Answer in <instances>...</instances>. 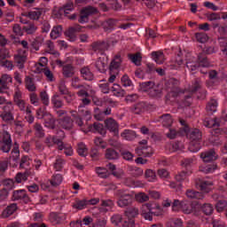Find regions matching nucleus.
Returning a JSON list of instances; mask_svg holds the SVG:
<instances>
[{"label":"nucleus","mask_w":227,"mask_h":227,"mask_svg":"<svg viewBox=\"0 0 227 227\" xmlns=\"http://www.w3.org/2000/svg\"><path fill=\"white\" fill-rule=\"evenodd\" d=\"M185 65L188 70L196 72L200 67H202V68H208V67H210V62H208V59H207L205 53H200L197 58L191 53H187L185 55Z\"/></svg>","instance_id":"obj_1"},{"label":"nucleus","mask_w":227,"mask_h":227,"mask_svg":"<svg viewBox=\"0 0 227 227\" xmlns=\"http://www.w3.org/2000/svg\"><path fill=\"white\" fill-rule=\"evenodd\" d=\"M13 102L21 113H31V109H33V106L22 98V91L20 88L14 90Z\"/></svg>","instance_id":"obj_2"},{"label":"nucleus","mask_w":227,"mask_h":227,"mask_svg":"<svg viewBox=\"0 0 227 227\" xmlns=\"http://www.w3.org/2000/svg\"><path fill=\"white\" fill-rule=\"evenodd\" d=\"M180 82L175 78H170L165 82L164 90L167 91V98H175L180 93Z\"/></svg>","instance_id":"obj_3"},{"label":"nucleus","mask_w":227,"mask_h":227,"mask_svg":"<svg viewBox=\"0 0 227 227\" xmlns=\"http://www.w3.org/2000/svg\"><path fill=\"white\" fill-rule=\"evenodd\" d=\"M12 201H20L27 205L31 203V197L27 195L26 190H16L12 192Z\"/></svg>","instance_id":"obj_4"},{"label":"nucleus","mask_w":227,"mask_h":227,"mask_svg":"<svg viewBox=\"0 0 227 227\" xmlns=\"http://www.w3.org/2000/svg\"><path fill=\"white\" fill-rule=\"evenodd\" d=\"M97 8L92 7V6H88L83 8L81 11L80 17L78 19V22L80 24H86L88 20H90V15H93V13H97Z\"/></svg>","instance_id":"obj_5"},{"label":"nucleus","mask_w":227,"mask_h":227,"mask_svg":"<svg viewBox=\"0 0 227 227\" xmlns=\"http://www.w3.org/2000/svg\"><path fill=\"white\" fill-rule=\"evenodd\" d=\"M0 150L4 152V153H8L10 150H12V135H10L8 131H4L3 133Z\"/></svg>","instance_id":"obj_6"},{"label":"nucleus","mask_w":227,"mask_h":227,"mask_svg":"<svg viewBox=\"0 0 227 227\" xmlns=\"http://www.w3.org/2000/svg\"><path fill=\"white\" fill-rule=\"evenodd\" d=\"M184 132L186 134V137L188 139H190L191 143L200 142L201 139V131H200L199 129H189V127H186L184 129Z\"/></svg>","instance_id":"obj_7"},{"label":"nucleus","mask_w":227,"mask_h":227,"mask_svg":"<svg viewBox=\"0 0 227 227\" xmlns=\"http://www.w3.org/2000/svg\"><path fill=\"white\" fill-rule=\"evenodd\" d=\"M153 207L151 203H145L141 207V215L145 221H153Z\"/></svg>","instance_id":"obj_8"},{"label":"nucleus","mask_w":227,"mask_h":227,"mask_svg":"<svg viewBox=\"0 0 227 227\" xmlns=\"http://www.w3.org/2000/svg\"><path fill=\"white\" fill-rule=\"evenodd\" d=\"M105 126L109 130V132H113L115 136H118L120 132V125L116 121V120L113 118H108L105 120Z\"/></svg>","instance_id":"obj_9"},{"label":"nucleus","mask_w":227,"mask_h":227,"mask_svg":"<svg viewBox=\"0 0 227 227\" xmlns=\"http://www.w3.org/2000/svg\"><path fill=\"white\" fill-rule=\"evenodd\" d=\"M92 51L94 52H99L101 54H104L106 51H109V43L106 41H98L91 44Z\"/></svg>","instance_id":"obj_10"},{"label":"nucleus","mask_w":227,"mask_h":227,"mask_svg":"<svg viewBox=\"0 0 227 227\" xmlns=\"http://www.w3.org/2000/svg\"><path fill=\"white\" fill-rule=\"evenodd\" d=\"M156 122L161 123L162 127L169 128L173 125V116L171 114H163L159 116L156 120Z\"/></svg>","instance_id":"obj_11"},{"label":"nucleus","mask_w":227,"mask_h":227,"mask_svg":"<svg viewBox=\"0 0 227 227\" xmlns=\"http://www.w3.org/2000/svg\"><path fill=\"white\" fill-rule=\"evenodd\" d=\"M200 158L203 162H212L213 160H217V153H215L214 149H210L209 151L201 153Z\"/></svg>","instance_id":"obj_12"},{"label":"nucleus","mask_w":227,"mask_h":227,"mask_svg":"<svg viewBox=\"0 0 227 227\" xmlns=\"http://www.w3.org/2000/svg\"><path fill=\"white\" fill-rule=\"evenodd\" d=\"M13 79L10 74H4L0 78V92L5 93L8 90V84H12Z\"/></svg>","instance_id":"obj_13"},{"label":"nucleus","mask_w":227,"mask_h":227,"mask_svg":"<svg viewBox=\"0 0 227 227\" xmlns=\"http://www.w3.org/2000/svg\"><path fill=\"white\" fill-rule=\"evenodd\" d=\"M181 210L184 214H192L195 212L196 207H194V204L192 201L184 200L181 201Z\"/></svg>","instance_id":"obj_14"},{"label":"nucleus","mask_w":227,"mask_h":227,"mask_svg":"<svg viewBox=\"0 0 227 227\" xmlns=\"http://www.w3.org/2000/svg\"><path fill=\"white\" fill-rule=\"evenodd\" d=\"M136 153H137V155H139L140 157H152V155H153V149H152V146H138L136 149Z\"/></svg>","instance_id":"obj_15"},{"label":"nucleus","mask_w":227,"mask_h":227,"mask_svg":"<svg viewBox=\"0 0 227 227\" xmlns=\"http://www.w3.org/2000/svg\"><path fill=\"white\" fill-rule=\"evenodd\" d=\"M61 138H58V137L56 136H48L46 137L44 143L47 146H49V148H51V146H54V145H57L58 148L61 149Z\"/></svg>","instance_id":"obj_16"},{"label":"nucleus","mask_w":227,"mask_h":227,"mask_svg":"<svg viewBox=\"0 0 227 227\" xmlns=\"http://www.w3.org/2000/svg\"><path fill=\"white\" fill-rule=\"evenodd\" d=\"M59 124L65 130H72L74 129V121L68 116L59 119Z\"/></svg>","instance_id":"obj_17"},{"label":"nucleus","mask_w":227,"mask_h":227,"mask_svg":"<svg viewBox=\"0 0 227 227\" xmlns=\"http://www.w3.org/2000/svg\"><path fill=\"white\" fill-rule=\"evenodd\" d=\"M17 208H19V207L17 206V203H12L11 205H9L2 213V217H4V219H6L8 217H10V215H13V214H15V212H17Z\"/></svg>","instance_id":"obj_18"},{"label":"nucleus","mask_w":227,"mask_h":227,"mask_svg":"<svg viewBox=\"0 0 227 227\" xmlns=\"http://www.w3.org/2000/svg\"><path fill=\"white\" fill-rule=\"evenodd\" d=\"M43 13V9H35L34 11L26 12L24 14V17H27V19H30L31 20H38L40 19V17H42Z\"/></svg>","instance_id":"obj_19"},{"label":"nucleus","mask_w":227,"mask_h":227,"mask_svg":"<svg viewBox=\"0 0 227 227\" xmlns=\"http://www.w3.org/2000/svg\"><path fill=\"white\" fill-rule=\"evenodd\" d=\"M151 56L153 61L157 63V65H162V63L166 61V58L164 57V52H162L161 51H153L151 53Z\"/></svg>","instance_id":"obj_20"},{"label":"nucleus","mask_w":227,"mask_h":227,"mask_svg":"<svg viewBox=\"0 0 227 227\" xmlns=\"http://www.w3.org/2000/svg\"><path fill=\"white\" fill-rule=\"evenodd\" d=\"M95 67L98 72H106V67H107V59H106V57H99L95 63Z\"/></svg>","instance_id":"obj_21"},{"label":"nucleus","mask_w":227,"mask_h":227,"mask_svg":"<svg viewBox=\"0 0 227 227\" xmlns=\"http://www.w3.org/2000/svg\"><path fill=\"white\" fill-rule=\"evenodd\" d=\"M121 65V56L116 55L114 59L112 60L109 70L110 72H118V69L120 68Z\"/></svg>","instance_id":"obj_22"},{"label":"nucleus","mask_w":227,"mask_h":227,"mask_svg":"<svg viewBox=\"0 0 227 227\" xmlns=\"http://www.w3.org/2000/svg\"><path fill=\"white\" fill-rule=\"evenodd\" d=\"M51 104L55 109H61L65 106L63 99L59 94H54L51 97Z\"/></svg>","instance_id":"obj_23"},{"label":"nucleus","mask_w":227,"mask_h":227,"mask_svg":"<svg viewBox=\"0 0 227 227\" xmlns=\"http://www.w3.org/2000/svg\"><path fill=\"white\" fill-rule=\"evenodd\" d=\"M90 130H94V132H98L101 136H106V128H104V124L100 122H94L92 125L89 126Z\"/></svg>","instance_id":"obj_24"},{"label":"nucleus","mask_w":227,"mask_h":227,"mask_svg":"<svg viewBox=\"0 0 227 227\" xmlns=\"http://www.w3.org/2000/svg\"><path fill=\"white\" fill-rule=\"evenodd\" d=\"M197 185L203 192H208L209 191H211L210 187L214 185V183L212 181L200 180L197 183Z\"/></svg>","instance_id":"obj_25"},{"label":"nucleus","mask_w":227,"mask_h":227,"mask_svg":"<svg viewBox=\"0 0 227 227\" xmlns=\"http://www.w3.org/2000/svg\"><path fill=\"white\" fill-rule=\"evenodd\" d=\"M185 194L190 200H203V198H205L203 192L191 189L187 190Z\"/></svg>","instance_id":"obj_26"},{"label":"nucleus","mask_w":227,"mask_h":227,"mask_svg":"<svg viewBox=\"0 0 227 227\" xmlns=\"http://www.w3.org/2000/svg\"><path fill=\"white\" fill-rule=\"evenodd\" d=\"M45 45H46V52H48V54H52L53 56H55V58H59V51H56L54 43H52V41L51 40L46 41Z\"/></svg>","instance_id":"obj_27"},{"label":"nucleus","mask_w":227,"mask_h":227,"mask_svg":"<svg viewBox=\"0 0 227 227\" xmlns=\"http://www.w3.org/2000/svg\"><path fill=\"white\" fill-rule=\"evenodd\" d=\"M20 157V151L19 147H14L10 155V162H14V166H19V159Z\"/></svg>","instance_id":"obj_28"},{"label":"nucleus","mask_w":227,"mask_h":227,"mask_svg":"<svg viewBox=\"0 0 227 227\" xmlns=\"http://www.w3.org/2000/svg\"><path fill=\"white\" fill-rule=\"evenodd\" d=\"M25 87L27 88V91H36V83L35 82V79L31 78L30 76H26Z\"/></svg>","instance_id":"obj_29"},{"label":"nucleus","mask_w":227,"mask_h":227,"mask_svg":"<svg viewBox=\"0 0 227 227\" xmlns=\"http://www.w3.org/2000/svg\"><path fill=\"white\" fill-rule=\"evenodd\" d=\"M26 59H27L26 55L20 54V52H19L14 56V61L18 68H20V70H22V68H24V63H26Z\"/></svg>","instance_id":"obj_30"},{"label":"nucleus","mask_w":227,"mask_h":227,"mask_svg":"<svg viewBox=\"0 0 227 227\" xmlns=\"http://www.w3.org/2000/svg\"><path fill=\"white\" fill-rule=\"evenodd\" d=\"M62 74H63V76L66 77L67 79L72 77L74 74H75L74 66L70 64L65 65L62 68Z\"/></svg>","instance_id":"obj_31"},{"label":"nucleus","mask_w":227,"mask_h":227,"mask_svg":"<svg viewBox=\"0 0 227 227\" xmlns=\"http://www.w3.org/2000/svg\"><path fill=\"white\" fill-rule=\"evenodd\" d=\"M44 127L51 129H56V119H54V116H52V114H47V116L45 117Z\"/></svg>","instance_id":"obj_32"},{"label":"nucleus","mask_w":227,"mask_h":227,"mask_svg":"<svg viewBox=\"0 0 227 227\" xmlns=\"http://www.w3.org/2000/svg\"><path fill=\"white\" fill-rule=\"evenodd\" d=\"M121 137L126 141H134V139H136V131L124 129L123 132L121 133Z\"/></svg>","instance_id":"obj_33"},{"label":"nucleus","mask_w":227,"mask_h":227,"mask_svg":"<svg viewBox=\"0 0 227 227\" xmlns=\"http://www.w3.org/2000/svg\"><path fill=\"white\" fill-rule=\"evenodd\" d=\"M215 169H217V164L202 165L199 168V171H200V173H205L206 175L214 173Z\"/></svg>","instance_id":"obj_34"},{"label":"nucleus","mask_w":227,"mask_h":227,"mask_svg":"<svg viewBox=\"0 0 227 227\" xmlns=\"http://www.w3.org/2000/svg\"><path fill=\"white\" fill-rule=\"evenodd\" d=\"M65 164H67V160H65L61 156H57L53 168L56 171H62L63 168H65Z\"/></svg>","instance_id":"obj_35"},{"label":"nucleus","mask_w":227,"mask_h":227,"mask_svg":"<svg viewBox=\"0 0 227 227\" xmlns=\"http://www.w3.org/2000/svg\"><path fill=\"white\" fill-rule=\"evenodd\" d=\"M148 95L153 98H160L162 97V89L159 85H154L149 91Z\"/></svg>","instance_id":"obj_36"},{"label":"nucleus","mask_w":227,"mask_h":227,"mask_svg":"<svg viewBox=\"0 0 227 227\" xmlns=\"http://www.w3.org/2000/svg\"><path fill=\"white\" fill-rule=\"evenodd\" d=\"M101 207H103L99 208V212H108L109 209L107 208H113V207H114V201L112 200H102Z\"/></svg>","instance_id":"obj_37"},{"label":"nucleus","mask_w":227,"mask_h":227,"mask_svg":"<svg viewBox=\"0 0 227 227\" xmlns=\"http://www.w3.org/2000/svg\"><path fill=\"white\" fill-rule=\"evenodd\" d=\"M81 75L85 81H93V73L90 70V67H84L81 69Z\"/></svg>","instance_id":"obj_38"},{"label":"nucleus","mask_w":227,"mask_h":227,"mask_svg":"<svg viewBox=\"0 0 227 227\" xmlns=\"http://www.w3.org/2000/svg\"><path fill=\"white\" fill-rule=\"evenodd\" d=\"M105 157L108 160H116V159L120 157V153H118L114 149L108 148L106 151Z\"/></svg>","instance_id":"obj_39"},{"label":"nucleus","mask_w":227,"mask_h":227,"mask_svg":"<svg viewBox=\"0 0 227 227\" xmlns=\"http://www.w3.org/2000/svg\"><path fill=\"white\" fill-rule=\"evenodd\" d=\"M129 59H130L131 63H134L136 67H141V61L143 60V57H141V53L137 52L136 54L128 55Z\"/></svg>","instance_id":"obj_40"},{"label":"nucleus","mask_w":227,"mask_h":227,"mask_svg":"<svg viewBox=\"0 0 227 227\" xmlns=\"http://www.w3.org/2000/svg\"><path fill=\"white\" fill-rule=\"evenodd\" d=\"M203 125H204V127H207V129H212L214 127H219L220 124H219V121L217 120V118H215V119L207 118L204 120Z\"/></svg>","instance_id":"obj_41"},{"label":"nucleus","mask_w":227,"mask_h":227,"mask_svg":"<svg viewBox=\"0 0 227 227\" xmlns=\"http://www.w3.org/2000/svg\"><path fill=\"white\" fill-rule=\"evenodd\" d=\"M217 106H218V103H217V100L215 99H211L207 106H206V109H207V112L209 114H214V113H215V111H217Z\"/></svg>","instance_id":"obj_42"},{"label":"nucleus","mask_w":227,"mask_h":227,"mask_svg":"<svg viewBox=\"0 0 227 227\" xmlns=\"http://www.w3.org/2000/svg\"><path fill=\"white\" fill-rule=\"evenodd\" d=\"M63 182V176L60 174H55L51 176V179L50 180V184L52 187H58V185H61V183Z\"/></svg>","instance_id":"obj_43"},{"label":"nucleus","mask_w":227,"mask_h":227,"mask_svg":"<svg viewBox=\"0 0 227 227\" xmlns=\"http://www.w3.org/2000/svg\"><path fill=\"white\" fill-rule=\"evenodd\" d=\"M34 130L36 137H45V130H43L42 124L35 122L34 125Z\"/></svg>","instance_id":"obj_44"},{"label":"nucleus","mask_w":227,"mask_h":227,"mask_svg":"<svg viewBox=\"0 0 227 227\" xmlns=\"http://www.w3.org/2000/svg\"><path fill=\"white\" fill-rule=\"evenodd\" d=\"M132 203V195H129L126 198H121L117 200V205L121 208H125V207H129Z\"/></svg>","instance_id":"obj_45"},{"label":"nucleus","mask_w":227,"mask_h":227,"mask_svg":"<svg viewBox=\"0 0 227 227\" xmlns=\"http://www.w3.org/2000/svg\"><path fill=\"white\" fill-rule=\"evenodd\" d=\"M29 171L26 170L25 172H19L16 176H15V180L17 182V184H22V182H26L27 180V178H29Z\"/></svg>","instance_id":"obj_46"},{"label":"nucleus","mask_w":227,"mask_h":227,"mask_svg":"<svg viewBox=\"0 0 227 227\" xmlns=\"http://www.w3.org/2000/svg\"><path fill=\"white\" fill-rule=\"evenodd\" d=\"M63 33V27L61 26L54 27L50 34V36L52 40H56L61 36Z\"/></svg>","instance_id":"obj_47"},{"label":"nucleus","mask_w":227,"mask_h":227,"mask_svg":"<svg viewBox=\"0 0 227 227\" xmlns=\"http://www.w3.org/2000/svg\"><path fill=\"white\" fill-rule=\"evenodd\" d=\"M43 40V36L42 35L35 37L31 43V47L35 51H40V47H42Z\"/></svg>","instance_id":"obj_48"},{"label":"nucleus","mask_w":227,"mask_h":227,"mask_svg":"<svg viewBox=\"0 0 227 227\" xmlns=\"http://www.w3.org/2000/svg\"><path fill=\"white\" fill-rule=\"evenodd\" d=\"M145 107H146V104L145 102H139L131 107V111L135 114H141L145 111Z\"/></svg>","instance_id":"obj_49"},{"label":"nucleus","mask_w":227,"mask_h":227,"mask_svg":"<svg viewBox=\"0 0 227 227\" xmlns=\"http://www.w3.org/2000/svg\"><path fill=\"white\" fill-rule=\"evenodd\" d=\"M112 91L115 97H125V90L121 89L119 84L114 83Z\"/></svg>","instance_id":"obj_50"},{"label":"nucleus","mask_w":227,"mask_h":227,"mask_svg":"<svg viewBox=\"0 0 227 227\" xmlns=\"http://www.w3.org/2000/svg\"><path fill=\"white\" fill-rule=\"evenodd\" d=\"M61 148H58V150H65L64 153L65 155H67V157H72V155H74V149H72L71 145H66L65 143H63V141L61 142Z\"/></svg>","instance_id":"obj_51"},{"label":"nucleus","mask_w":227,"mask_h":227,"mask_svg":"<svg viewBox=\"0 0 227 227\" xmlns=\"http://www.w3.org/2000/svg\"><path fill=\"white\" fill-rule=\"evenodd\" d=\"M96 173L99 176V178H108V176L111 175L107 168L102 167L96 168Z\"/></svg>","instance_id":"obj_52"},{"label":"nucleus","mask_w":227,"mask_h":227,"mask_svg":"<svg viewBox=\"0 0 227 227\" xmlns=\"http://www.w3.org/2000/svg\"><path fill=\"white\" fill-rule=\"evenodd\" d=\"M23 29L27 35H35V33H36L38 30V27H36L35 23H29L28 25L25 26Z\"/></svg>","instance_id":"obj_53"},{"label":"nucleus","mask_w":227,"mask_h":227,"mask_svg":"<svg viewBox=\"0 0 227 227\" xmlns=\"http://www.w3.org/2000/svg\"><path fill=\"white\" fill-rule=\"evenodd\" d=\"M184 222L180 218H172L167 223V227H181Z\"/></svg>","instance_id":"obj_54"},{"label":"nucleus","mask_w":227,"mask_h":227,"mask_svg":"<svg viewBox=\"0 0 227 227\" xmlns=\"http://www.w3.org/2000/svg\"><path fill=\"white\" fill-rule=\"evenodd\" d=\"M87 205L88 200H75V202L73 204V208H76V210H84Z\"/></svg>","instance_id":"obj_55"},{"label":"nucleus","mask_w":227,"mask_h":227,"mask_svg":"<svg viewBox=\"0 0 227 227\" xmlns=\"http://www.w3.org/2000/svg\"><path fill=\"white\" fill-rule=\"evenodd\" d=\"M110 221L114 226H120L123 221V216H121L120 214H115L111 216Z\"/></svg>","instance_id":"obj_56"},{"label":"nucleus","mask_w":227,"mask_h":227,"mask_svg":"<svg viewBox=\"0 0 227 227\" xmlns=\"http://www.w3.org/2000/svg\"><path fill=\"white\" fill-rule=\"evenodd\" d=\"M77 152L81 157H86V155H88V148L86 147V145H84V143H79Z\"/></svg>","instance_id":"obj_57"},{"label":"nucleus","mask_w":227,"mask_h":227,"mask_svg":"<svg viewBox=\"0 0 227 227\" xmlns=\"http://www.w3.org/2000/svg\"><path fill=\"white\" fill-rule=\"evenodd\" d=\"M47 114H51V113L47 112L46 107H40L36 111V116H37L38 120H44L45 117L47 116Z\"/></svg>","instance_id":"obj_58"},{"label":"nucleus","mask_w":227,"mask_h":227,"mask_svg":"<svg viewBox=\"0 0 227 227\" xmlns=\"http://www.w3.org/2000/svg\"><path fill=\"white\" fill-rule=\"evenodd\" d=\"M145 178H147L148 182H155L157 180V174L153 169H146Z\"/></svg>","instance_id":"obj_59"},{"label":"nucleus","mask_w":227,"mask_h":227,"mask_svg":"<svg viewBox=\"0 0 227 227\" xmlns=\"http://www.w3.org/2000/svg\"><path fill=\"white\" fill-rule=\"evenodd\" d=\"M226 207H227V201L224 199L218 200L215 204V208H216L217 212H223V210H224V208H226Z\"/></svg>","instance_id":"obj_60"},{"label":"nucleus","mask_w":227,"mask_h":227,"mask_svg":"<svg viewBox=\"0 0 227 227\" xmlns=\"http://www.w3.org/2000/svg\"><path fill=\"white\" fill-rule=\"evenodd\" d=\"M201 209L205 215H211L214 212V206H212V204L206 203L201 207Z\"/></svg>","instance_id":"obj_61"},{"label":"nucleus","mask_w":227,"mask_h":227,"mask_svg":"<svg viewBox=\"0 0 227 227\" xmlns=\"http://www.w3.org/2000/svg\"><path fill=\"white\" fill-rule=\"evenodd\" d=\"M114 196H117L119 200L121 198H129V196H132L130 193H129V191L124 189H120L114 192Z\"/></svg>","instance_id":"obj_62"},{"label":"nucleus","mask_w":227,"mask_h":227,"mask_svg":"<svg viewBox=\"0 0 227 227\" xmlns=\"http://www.w3.org/2000/svg\"><path fill=\"white\" fill-rule=\"evenodd\" d=\"M199 150H201V144L200 142H191L189 145V151L192 153H198Z\"/></svg>","instance_id":"obj_63"},{"label":"nucleus","mask_w":227,"mask_h":227,"mask_svg":"<svg viewBox=\"0 0 227 227\" xmlns=\"http://www.w3.org/2000/svg\"><path fill=\"white\" fill-rule=\"evenodd\" d=\"M220 43V50L222 51L223 54L227 56V39L224 37L219 38Z\"/></svg>","instance_id":"obj_64"}]
</instances>
